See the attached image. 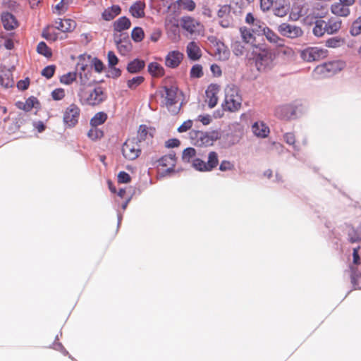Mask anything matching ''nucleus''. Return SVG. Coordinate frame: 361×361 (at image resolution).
I'll list each match as a JSON object with an SVG mask.
<instances>
[{"instance_id":"1","label":"nucleus","mask_w":361,"mask_h":361,"mask_svg":"<svg viewBox=\"0 0 361 361\" xmlns=\"http://www.w3.org/2000/svg\"><path fill=\"white\" fill-rule=\"evenodd\" d=\"M246 57L253 60L259 71L270 69L276 58L275 53L264 44L252 45V49L248 51Z\"/></svg>"},{"instance_id":"35","label":"nucleus","mask_w":361,"mask_h":361,"mask_svg":"<svg viewBox=\"0 0 361 361\" xmlns=\"http://www.w3.org/2000/svg\"><path fill=\"white\" fill-rule=\"evenodd\" d=\"M326 32H327L326 21L324 20H317L315 22L314 27L313 28V33L317 37H322Z\"/></svg>"},{"instance_id":"32","label":"nucleus","mask_w":361,"mask_h":361,"mask_svg":"<svg viewBox=\"0 0 361 361\" xmlns=\"http://www.w3.org/2000/svg\"><path fill=\"white\" fill-rule=\"evenodd\" d=\"M331 10L334 14L338 16H347L350 13L349 8L341 2L333 4Z\"/></svg>"},{"instance_id":"26","label":"nucleus","mask_w":361,"mask_h":361,"mask_svg":"<svg viewBox=\"0 0 361 361\" xmlns=\"http://www.w3.org/2000/svg\"><path fill=\"white\" fill-rule=\"evenodd\" d=\"M1 21L4 27L7 30H12L18 25L15 16L8 12L2 13Z\"/></svg>"},{"instance_id":"58","label":"nucleus","mask_w":361,"mask_h":361,"mask_svg":"<svg viewBox=\"0 0 361 361\" xmlns=\"http://www.w3.org/2000/svg\"><path fill=\"white\" fill-rule=\"evenodd\" d=\"M285 142L290 145H294L295 143V135L292 133H286L283 135Z\"/></svg>"},{"instance_id":"59","label":"nucleus","mask_w":361,"mask_h":361,"mask_svg":"<svg viewBox=\"0 0 361 361\" xmlns=\"http://www.w3.org/2000/svg\"><path fill=\"white\" fill-rule=\"evenodd\" d=\"M30 85V80L28 78L25 80H20L17 83V87L20 90H26Z\"/></svg>"},{"instance_id":"55","label":"nucleus","mask_w":361,"mask_h":361,"mask_svg":"<svg viewBox=\"0 0 361 361\" xmlns=\"http://www.w3.org/2000/svg\"><path fill=\"white\" fill-rule=\"evenodd\" d=\"M131 180L130 175L125 172L121 171L118 174V182L119 183H128Z\"/></svg>"},{"instance_id":"25","label":"nucleus","mask_w":361,"mask_h":361,"mask_svg":"<svg viewBox=\"0 0 361 361\" xmlns=\"http://www.w3.org/2000/svg\"><path fill=\"white\" fill-rule=\"evenodd\" d=\"M16 106L25 111H30L33 108H39V102L36 97L32 96L27 99L25 102H18L16 103Z\"/></svg>"},{"instance_id":"17","label":"nucleus","mask_w":361,"mask_h":361,"mask_svg":"<svg viewBox=\"0 0 361 361\" xmlns=\"http://www.w3.org/2000/svg\"><path fill=\"white\" fill-rule=\"evenodd\" d=\"M245 22L250 26V28L252 30L256 35H259L266 26L263 21L255 18L252 13H247L246 14Z\"/></svg>"},{"instance_id":"45","label":"nucleus","mask_w":361,"mask_h":361,"mask_svg":"<svg viewBox=\"0 0 361 361\" xmlns=\"http://www.w3.org/2000/svg\"><path fill=\"white\" fill-rule=\"evenodd\" d=\"M145 34L143 30L140 27H135L131 32L132 39L136 42H140L144 38Z\"/></svg>"},{"instance_id":"61","label":"nucleus","mask_w":361,"mask_h":361,"mask_svg":"<svg viewBox=\"0 0 361 361\" xmlns=\"http://www.w3.org/2000/svg\"><path fill=\"white\" fill-rule=\"evenodd\" d=\"M180 142L179 140L176 138L169 139L166 142V147L168 148H173L177 147L180 145Z\"/></svg>"},{"instance_id":"28","label":"nucleus","mask_w":361,"mask_h":361,"mask_svg":"<svg viewBox=\"0 0 361 361\" xmlns=\"http://www.w3.org/2000/svg\"><path fill=\"white\" fill-rule=\"evenodd\" d=\"M145 4L141 1L134 3L129 9L130 14L135 18H142L145 16Z\"/></svg>"},{"instance_id":"7","label":"nucleus","mask_w":361,"mask_h":361,"mask_svg":"<svg viewBox=\"0 0 361 361\" xmlns=\"http://www.w3.org/2000/svg\"><path fill=\"white\" fill-rule=\"evenodd\" d=\"M80 109L75 104H70L63 111V121L68 128H73L78 123Z\"/></svg>"},{"instance_id":"36","label":"nucleus","mask_w":361,"mask_h":361,"mask_svg":"<svg viewBox=\"0 0 361 361\" xmlns=\"http://www.w3.org/2000/svg\"><path fill=\"white\" fill-rule=\"evenodd\" d=\"M107 114L104 112L97 113L90 120V125L98 126L103 124L107 119Z\"/></svg>"},{"instance_id":"5","label":"nucleus","mask_w":361,"mask_h":361,"mask_svg":"<svg viewBox=\"0 0 361 361\" xmlns=\"http://www.w3.org/2000/svg\"><path fill=\"white\" fill-rule=\"evenodd\" d=\"M218 164V154L213 151L209 153L207 162L200 158H195L192 160V166L200 171H211L216 168Z\"/></svg>"},{"instance_id":"19","label":"nucleus","mask_w":361,"mask_h":361,"mask_svg":"<svg viewBox=\"0 0 361 361\" xmlns=\"http://www.w3.org/2000/svg\"><path fill=\"white\" fill-rule=\"evenodd\" d=\"M219 89L216 85H210L206 90V102L210 108H214L218 102V93Z\"/></svg>"},{"instance_id":"22","label":"nucleus","mask_w":361,"mask_h":361,"mask_svg":"<svg viewBox=\"0 0 361 361\" xmlns=\"http://www.w3.org/2000/svg\"><path fill=\"white\" fill-rule=\"evenodd\" d=\"M76 27V23L72 19H59L55 22V28L63 32L73 31Z\"/></svg>"},{"instance_id":"21","label":"nucleus","mask_w":361,"mask_h":361,"mask_svg":"<svg viewBox=\"0 0 361 361\" xmlns=\"http://www.w3.org/2000/svg\"><path fill=\"white\" fill-rule=\"evenodd\" d=\"M14 85L12 72L8 68L0 70V85L5 88H9Z\"/></svg>"},{"instance_id":"34","label":"nucleus","mask_w":361,"mask_h":361,"mask_svg":"<svg viewBox=\"0 0 361 361\" xmlns=\"http://www.w3.org/2000/svg\"><path fill=\"white\" fill-rule=\"evenodd\" d=\"M327 33L328 34H334L338 32L341 27V20L338 18H330L327 22H326Z\"/></svg>"},{"instance_id":"33","label":"nucleus","mask_w":361,"mask_h":361,"mask_svg":"<svg viewBox=\"0 0 361 361\" xmlns=\"http://www.w3.org/2000/svg\"><path fill=\"white\" fill-rule=\"evenodd\" d=\"M148 71L153 77H161L164 75V68L157 62H152L148 65Z\"/></svg>"},{"instance_id":"44","label":"nucleus","mask_w":361,"mask_h":361,"mask_svg":"<svg viewBox=\"0 0 361 361\" xmlns=\"http://www.w3.org/2000/svg\"><path fill=\"white\" fill-rule=\"evenodd\" d=\"M89 79L87 78V75L86 73L84 74V76L82 75V73H80V80H79V90L78 91H80L81 90H84V91L87 90L88 89L91 88V82H90Z\"/></svg>"},{"instance_id":"37","label":"nucleus","mask_w":361,"mask_h":361,"mask_svg":"<svg viewBox=\"0 0 361 361\" xmlns=\"http://www.w3.org/2000/svg\"><path fill=\"white\" fill-rule=\"evenodd\" d=\"M72 1L73 0H61V1L54 6V13L59 15L65 13Z\"/></svg>"},{"instance_id":"29","label":"nucleus","mask_w":361,"mask_h":361,"mask_svg":"<svg viewBox=\"0 0 361 361\" xmlns=\"http://www.w3.org/2000/svg\"><path fill=\"white\" fill-rule=\"evenodd\" d=\"M121 12V7L118 5H114L105 9L102 13V16L104 20L109 21L118 16Z\"/></svg>"},{"instance_id":"8","label":"nucleus","mask_w":361,"mask_h":361,"mask_svg":"<svg viewBox=\"0 0 361 361\" xmlns=\"http://www.w3.org/2000/svg\"><path fill=\"white\" fill-rule=\"evenodd\" d=\"M232 7L230 4L219 5L216 11V17L219 25L224 27H230L233 23L231 15Z\"/></svg>"},{"instance_id":"6","label":"nucleus","mask_w":361,"mask_h":361,"mask_svg":"<svg viewBox=\"0 0 361 361\" xmlns=\"http://www.w3.org/2000/svg\"><path fill=\"white\" fill-rule=\"evenodd\" d=\"M123 157L128 160H135L141 153L140 145L135 137L128 138L122 147Z\"/></svg>"},{"instance_id":"51","label":"nucleus","mask_w":361,"mask_h":361,"mask_svg":"<svg viewBox=\"0 0 361 361\" xmlns=\"http://www.w3.org/2000/svg\"><path fill=\"white\" fill-rule=\"evenodd\" d=\"M51 95L54 100L59 101L65 97L66 93L64 89L56 88L51 92Z\"/></svg>"},{"instance_id":"56","label":"nucleus","mask_w":361,"mask_h":361,"mask_svg":"<svg viewBox=\"0 0 361 361\" xmlns=\"http://www.w3.org/2000/svg\"><path fill=\"white\" fill-rule=\"evenodd\" d=\"M234 169V165L231 161L224 160L219 166V170L221 171H231Z\"/></svg>"},{"instance_id":"10","label":"nucleus","mask_w":361,"mask_h":361,"mask_svg":"<svg viewBox=\"0 0 361 361\" xmlns=\"http://www.w3.org/2000/svg\"><path fill=\"white\" fill-rule=\"evenodd\" d=\"M180 25L184 30L190 35L200 34L204 27L199 20L190 16H183L180 19Z\"/></svg>"},{"instance_id":"20","label":"nucleus","mask_w":361,"mask_h":361,"mask_svg":"<svg viewBox=\"0 0 361 361\" xmlns=\"http://www.w3.org/2000/svg\"><path fill=\"white\" fill-rule=\"evenodd\" d=\"M188 57L192 61L199 60L202 56V51L196 42H189L186 47Z\"/></svg>"},{"instance_id":"48","label":"nucleus","mask_w":361,"mask_h":361,"mask_svg":"<svg viewBox=\"0 0 361 361\" xmlns=\"http://www.w3.org/2000/svg\"><path fill=\"white\" fill-rule=\"evenodd\" d=\"M350 34L353 36L361 34V16L353 23L350 28Z\"/></svg>"},{"instance_id":"64","label":"nucleus","mask_w":361,"mask_h":361,"mask_svg":"<svg viewBox=\"0 0 361 361\" xmlns=\"http://www.w3.org/2000/svg\"><path fill=\"white\" fill-rule=\"evenodd\" d=\"M360 247H357L353 248V263L355 264H358L360 263V256H359V251Z\"/></svg>"},{"instance_id":"40","label":"nucleus","mask_w":361,"mask_h":361,"mask_svg":"<svg viewBox=\"0 0 361 361\" xmlns=\"http://www.w3.org/2000/svg\"><path fill=\"white\" fill-rule=\"evenodd\" d=\"M77 73L75 72H69L61 76L60 82L64 85H71L76 80Z\"/></svg>"},{"instance_id":"42","label":"nucleus","mask_w":361,"mask_h":361,"mask_svg":"<svg viewBox=\"0 0 361 361\" xmlns=\"http://www.w3.org/2000/svg\"><path fill=\"white\" fill-rule=\"evenodd\" d=\"M37 51L46 57H50L52 55L51 49L47 47L45 42H40L37 47Z\"/></svg>"},{"instance_id":"57","label":"nucleus","mask_w":361,"mask_h":361,"mask_svg":"<svg viewBox=\"0 0 361 361\" xmlns=\"http://www.w3.org/2000/svg\"><path fill=\"white\" fill-rule=\"evenodd\" d=\"M273 0H260V8L264 11H268L273 6Z\"/></svg>"},{"instance_id":"16","label":"nucleus","mask_w":361,"mask_h":361,"mask_svg":"<svg viewBox=\"0 0 361 361\" xmlns=\"http://www.w3.org/2000/svg\"><path fill=\"white\" fill-rule=\"evenodd\" d=\"M184 54L178 50L169 51L166 56L165 65L171 68H177L182 62Z\"/></svg>"},{"instance_id":"47","label":"nucleus","mask_w":361,"mask_h":361,"mask_svg":"<svg viewBox=\"0 0 361 361\" xmlns=\"http://www.w3.org/2000/svg\"><path fill=\"white\" fill-rule=\"evenodd\" d=\"M178 2L185 10L193 11L195 9L196 4L193 0H178Z\"/></svg>"},{"instance_id":"11","label":"nucleus","mask_w":361,"mask_h":361,"mask_svg":"<svg viewBox=\"0 0 361 361\" xmlns=\"http://www.w3.org/2000/svg\"><path fill=\"white\" fill-rule=\"evenodd\" d=\"M190 137L195 145L200 147L212 145L214 140L209 133L195 130H192L190 132Z\"/></svg>"},{"instance_id":"13","label":"nucleus","mask_w":361,"mask_h":361,"mask_svg":"<svg viewBox=\"0 0 361 361\" xmlns=\"http://www.w3.org/2000/svg\"><path fill=\"white\" fill-rule=\"evenodd\" d=\"M278 32L283 37L295 39L303 35L302 28L288 23H283L278 27Z\"/></svg>"},{"instance_id":"53","label":"nucleus","mask_w":361,"mask_h":361,"mask_svg":"<svg viewBox=\"0 0 361 361\" xmlns=\"http://www.w3.org/2000/svg\"><path fill=\"white\" fill-rule=\"evenodd\" d=\"M55 69L56 67L54 65L47 66L42 71V75L47 79H50L53 77L55 73Z\"/></svg>"},{"instance_id":"52","label":"nucleus","mask_w":361,"mask_h":361,"mask_svg":"<svg viewBox=\"0 0 361 361\" xmlns=\"http://www.w3.org/2000/svg\"><path fill=\"white\" fill-rule=\"evenodd\" d=\"M343 41L338 37H331L326 41V46L330 48H336L341 45Z\"/></svg>"},{"instance_id":"46","label":"nucleus","mask_w":361,"mask_h":361,"mask_svg":"<svg viewBox=\"0 0 361 361\" xmlns=\"http://www.w3.org/2000/svg\"><path fill=\"white\" fill-rule=\"evenodd\" d=\"M190 78H200L203 75L202 66L200 64L194 65L190 72Z\"/></svg>"},{"instance_id":"60","label":"nucleus","mask_w":361,"mask_h":361,"mask_svg":"<svg viewBox=\"0 0 361 361\" xmlns=\"http://www.w3.org/2000/svg\"><path fill=\"white\" fill-rule=\"evenodd\" d=\"M192 126V121L188 120V121L183 122L180 125V126L178 128V130L180 133L186 132L187 130H188L189 129L191 128Z\"/></svg>"},{"instance_id":"30","label":"nucleus","mask_w":361,"mask_h":361,"mask_svg":"<svg viewBox=\"0 0 361 361\" xmlns=\"http://www.w3.org/2000/svg\"><path fill=\"white\" fill-rule=\"evenodd\" d=\"M145 66V62L138 59L128 63L127 71L130 73H137L140 72Z\"/></svg>"},{"instance_id":"12","label":"nucleus","mask_w":361,"mask_h":361,"mask_svg":"<svg viewBox=\"0 0 361 361\" xmlns=\"http://www.w3.org/2000/svg\"><path fill=\"white\" fill-rule=\"evenodd\" d=\"M157 167L164 175L173 171L176 163L175 154H169L163 156L157 161Z\"/></svg>"},{"instance_id":"4","label":"nucleus","mask_w":361,"mask_h":361,"mask_svg":"<svg viewBox=\"0 0 361 361\" xmlns=\"http://www.w3.org/2000/svg\"><path fill=\"white\" fill-rule=\"evenodd\" d=\"M78 96L82 104L90 106H97L106 99V94L100 86L90 88L86 91L81 90L78 91Z\"/></svg>"},{"instance_id":"14","label":"nucleus","mask_w":361,"mask_h":361,"mask_svg":"<svg viewBox=\"0 0 361 361\" xmlns=\"http://www.w3.org/2000/svg\"><path fill=\"white\" fill-rule=\"evenodd\" d=\"M327 52V50L324 49L309 47L302 51L301 56L305 61L312 62L326 57Z\"/></svg>"},{"instance_id":"62","label":"nucleus","mask_w":361,"mask_h":361,"mask_svg":"<svg viewBox=\"0 0 361 361\" xmlns=\"http://www.w3.org/2000/svg\"><path fill=\"white\" fill-rule=\"evenodd\" d=\"M274 13L276 16L283 17L287 14V11L284 6L274 8Z\"/></svg>"},{"instance_id":"24","label":"nucleus","mask_w":361,"mask_h":361,"mask_svg":"<svg viewBox=\"0 0 361 361\" xmlns=\"http://www.w3.org/2000/svg\"><path fill=\"white\" fill-rule=\"evenodd\" d=\"M266 39L270 42L276 44L279 47H283L284 39L281 38L269 27L265 26L262 31Z\"/></svg>"},{"instance_id":"15","label":"nucleus","mask_w":361,"mask_h":361,"mask_svg":"<svg viewBox=\"0 0 361 361\" xmlns=\"http://www.w3.org/2000/svg\"><path fill=\"white\" fill-rule=\"evenodd\" d=\"M300 105L299 103H292L279 106L276 109V115L281 119H291L296 115L298 108Z\"/></svg>"},{"instance_id":"49","label":"nucleus","mask_w":361,"mask_h":361,"mask_svg":"<svg viewBox=\"0 0 361 361\" xmlns=\"http://www.w3.org/2000/svg\"><path fill=\"white\" fill-rule=\"evenodd\" d=\"M117 47L121 54L126 55L130 51L131 44L129 42L120 41L117 43Z\"/></svg>"},{"instance_id":"41","label":"nucleus","mask_w":361,"mask_h":361,"mask_svg":"<svg viewBox=\"0 0 361 361\" xmlns=\"http://www.w3.org/2000/svg\"><path fill=\"white\" fill-rule=\"evenodd\" d=\"M249 51H251V49ZM233 51L236 56H242L245 54L246 55L248 50L242 42H235L233 44Z\"/></svg>"},{"instance_id":"50","label":"nucleus","mask_w":361,"mask_h":361,"mask_svg":"<svg viewBox=\"0 0 361 361\" xmlns=\"http://www.w3.org/2000/svg\"><path fill=\"white\" fill-rule=\"evenodd\" d=\"M196 155V151L192 147H188L183 150V159L185 161L190 162V159L195 157Z\"/></svg>"},{"instance_id":"31","label":"nucleus","mask_w":361,"mask_h":361,"mask_svg":"<svg viewBox=\"0 0 361 361\" xmlns=\"http://www.w3.org/2000/svg\"><path fill=\"white\" fill-rule=\"evenodd\" d=\"M130 20L127 17L123 16L114 23V30L116 32H121L130 28Z\"/></svg>"},{"instance_id":"18","label":"nucleus","mask_w":361,"mask_h":361,"mask_svg":"<svg viewBox=\"0 0 361 361\" xmlns=\"http://www.w3.org/2000/svg\"><path fill=\"white\" fill-rule=\"evenodd\" d=\"M239 32L240 34V37L243 42L246 44H250L251 47V49H252V45H257L256 42V37L255 32L251 30L250 27L246 26H242L239 29Z\"/></svg>"},{"instance_id":"2","label":"nucleus","mask_w":361,"mask_h":361,"mask_svg":"<svg viewBox=\"0 0 361 361\" xmlns=\"http://www.w3.org/2000/svg\"><path fill=\"white\" fill-rule=\"evenodd\" d=\"M159 94L161 97V105L166 107L172 114H178L180 109V105L177 106L179 102L178 87L165 86L159 90Z\"/></svg>"},{"instance_id":"63","label":"nucleus","mask_w":361,"mask_h":361,"mask_svg":"<svg viewBox=\"0 0 361 361\" xmlns=\"http://www.w3.org/2000/svg\"><path fill=\"white\" fill-rule=\"evenodd\" d=\"M94 69L98 73H100L102 71L103 68H104V64L102 62V61L97 59H94Z\"/></svg>"},{"instance_id":"3","label":"nucleus","mask_w":361,"mask_h":361,"mask_svg":"<svg viewBox=\"0 0 361 361\" xmlns=\"http://www.w3.org/2000/svg\"><path fill=\"white\" fill-rule=\"evenodd\" d=\"M242 97L239 88L234 85H227L225 89V99L222 107L225 111L235 112L242 106Z\"/></svg>"},{"instance_id":"39","label":"nucleus","mask_w":361,"mask_h":361,"mask_svg":"<svg viewBox=\"0 0 361 361\" xmlns=\"http://www.w3.org/2000/svg\"><path fill=\"white\" fill-rule=\"evenodd\" d=\"M42 37L49 41H56L58 38L53 27H47L42 31Z\"/></svg>"},{"instance_id":"43","label":"nucleus","mask_w":361,"mask_h":361,"mask_svg":"<svg viewBox=\"0 0 361 361\" xmlns=\"http://www.w3.org/2000/svg\"><path fill=\"white\" fill-rule=\"evenodd\" d=\"M144 80L145 78L142 76H136L127 81V86L131 90H135L140 85Z\"/></svg>"},{"instance_id":"38","label":"nucleus","mask_w":361,"mask_h":361,"mask_svg":"<svg viewBox=\"0 0 361 361\" xmlns=\"http://www.w3.org/2000/svg\"><path fill=\"white\" fill-rule=\"evenodd\" d=\"M104 133L102 130H99L97 126H91V128L89 130L87 133V136L90 139L92 140H96L97 139H100L103 137Z\"/></svg>"},{"instance_id":"9","label":"nucleus","mask_w":361,"mask_h":361,"mask_svg":"<svg viewBox=\"0 0 361 361\" xmlns=\"http://www.w3.org/2000/svg\"><path fill=\"white\" fill-rule=\"evenodd\" d=\"M343 67V63L339 61L326 62L316 67L314 71L324 77H328L340 71Z\"/></svg>"},{"instance_id":"54","label":"nucleus","mask_w":361,"mask_h":361,"mask_svg":"<svg viewBox=\"0 0 361 361\" xmlns=\"http://www.w3.org/2000/svg\"><path fill=\"white\" fill-rule=\"evenodd\" d=\"M107 57H108V64H109V68H112L113 66H115L118 63V59L116 56V54H114V51H109L108 52Z\"/></svg>"},{"instance_id":"23","label":"nucleus","mask_w":361,"mask_h":361,"mask_svg":"<svg viewBox=\"0 0 361 361\" xmlns=\"http://www.w3.org/2000/svg\"><path fill=\"white\" fill-rule=\"evenodd\" d=\"M153 137L152 130L149 129L146 125H141L137 130V137H135L138 141V144L142 142H149Z\"/></svg>"},{"instance_id":"27","label":"nucleus","mask_w":361,"mask_h":361,"mask_svg":"<svg viewBox=\"0 0 361 361\" xmlns=\"http://www.w3.org/2000/svg\"><path fill=\"white\" fill-rule=\"evenodd\" d=\"M252 130L253 133L259 137H266L269 133V127L263 122H255L252 126Z\"/></svg>"}]
</instances>
